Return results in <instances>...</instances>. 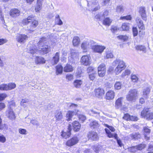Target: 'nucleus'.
<instances>
[{
  "instance_id": "38",
  "label": "nucleus",
  "mask_w": 153,
  "mask_h": 153,
  "mask_svg": "<svg viewBox=\"0 0 153 153\" xmlns=\"http://www.w3.org/2000/svg\"><path fill=\"white\" fill-rule=\"evenodd\" d=\"M129 24L128 23H124L122 25L123 30L128 31L129 28Z\"/></svg>"
},
{
  "instance_id": "35",
  "label": "nucleus",
  "mask_w": 153,
  "mask_h": 153,
  "mask_svg": "<svg viewBox=\"0 0 153 153\" xmlns=\"http://www.w3.org/2000/svg\"><path fill=\"white\" fill-rule=\"evenodd\" d=\"M112 22V20L109 18L108 17L105 19L103 22L104 25L107 26H109Z\"/></svg>"
},
{
  "instance_id": "1",
  "label": "nucleus",
  "mask_w": 153,
  "mask_h": 153,
  "mask_svg": "<svg viewBox=\"0 0 153 153\" xmlns=\"http://www.w3.org/2000/svg\"><path fill=\"white\" fill-rule=\"evenodd\" d=\"M38 51L42 54L48 53L51 51V46L48 44L47 38L42 37L38 43Z\"/></svg>"
},
{
  "instance_id": "6",
  "label": "nucleus",
  "mask_w": 153,
  "mask_h": 153,
  "mask_svg": "<svg viewBox=\"0 0 153 153\" xmlns=\"http://www.w3.org/2000/svg\"><path fill=\"white\" fill-rule=\"evenodd\" d=\"M91 58L88 55H84L81 58V64L85 66L90 65L91 63Z\"/></svg>"
},
{
  "instance_id": "43",
  "label": "nucleus",
  "mask_w": 153,
  "mask_h": 153,
  "mask_svg": "<svg viewBox=\"0 0 153 153\" xmlns=\"http://www.w3.org/2000/svg\"><path fill=\"white\" fill-rule=\"evenodd\" d=\"M128 150L131 152H135L137 151L136 146L129 147L128 148Z\"/></svg>"
},
{
  "instance_id": "55",
  "label": "nucleus",
  "mask_w": 153,
  "mask_h": 153,
  "mask_svg": "<svg viewBox=\"0 0 153 153\" xmlns=\"http://www.w3.org/2000/svg\"><path fill=\"white\" fill-rule=\"evenodd\" d=\"M106 71H98V74L99 76L101 77H103L105 74V73Z\"/></svg>"
},
{
  "instance_id": "4",
  "label": "nucleus",
  "mask_w": 153,
  "mask_h": 153,
  "mask_svg": "<svg viewBox=\"0 0 153 153\" xmlns=\"http://www.w3.org/2000/svg\"><path fill=\"white\" fill-rule=\"evenodd\" d=\"M141 115L142 117L148 120L153 119V113L149 108H145L141 111Z\"/></svg>"
},
{
  "instance_id": "36",
  "label": "nucleus",
  "mask_w": 153,
  "mask_h": 153,
  "mask_svg": "<svg viewBox=\"0 0 153 153\" xmlns=\"http://www.w3.org/2000/svg\"><path fill=\"white\" fill-rule=\"evenodd\" d=\"M130 136L132 139L136 140L140 138L141 137L140 134L137 133H133L130 134Z\"/></svg>"
},
{
  "instance_id": "62",
  "label": "nucleus",
  "mask_w": 153,
  "mask_h": 153,
  "mask_svg": "<svg viewBox=\"0 0 153 153\" xmlns=\"http://www.w3.org/2000/svg\"><path fill=\"white\" fill-rule=\"evenodd\" d=\"M117 37L119 38V39L123 40L124 41L128 39V37L126 36H117Z\"/></svg>"
},
{
  "instance_id": "59",
  "label": "nucleus",
  "mask_w": 153,
  "mask_h": 153,
  "mask_svg": "<svg viewBox=\"0 0 153 153\" xmlns=\"http://www.w3.org/2000/svg\"><path fill=\"white\" fill-rule=\"evenodd\" d=\"M66 78L68 81H71L73 78V75L71 74H68L66 75Z\"/></svg>"
},
{
  "instance_id": "54",
  "label": "nucleus",
  "mask_w": 153,
  "mask_h": 153,
  "mask_svg": "<svg viewBox=\"0 0 153 153\" xmlns=\"http://www.w3.org/2000/svg\"><path fill=\"white\" fill-rule=\"evenodd\" d=\"M79 118L80 121H81L82 122H83L85 120L86 117L85 116L83 115L80 114L79 115Z\"/></svg>"
},
{
  "instance_id": "48",
  "label": "nucleus",
  "mask_w": 153,
  "mask_h": 153,
  "mask_svg": "<svg viewBox=\"0 0 153 153\" xmlns=\"http://www.w3.org/2000/svg\"><path fill=\"white\" fill-rule=\"evenodd\" d=\"M37 50L35 48H30L29 49L28 52L31 54H33L36 53Z\"/></svg>"
},
{
  "instance_id": "18",
  "label": "nucleus",
  "mask_w": 153,
  "mask_h": 153,
  "mask_svg": "<svg viewBox=\"0 0 153 153\" xmlns=\"http://www.w3.org/2000/svg\"><path fill=\"white\" fill-rule=\"evenodd\" d=\"M6 115L8 117L10 120H13L16 118V116L14 113L13 111V110L10 109L7 112Z\"/></svg>"
},
{
  "instance_id": "40",
  "label": "nucleus",
  "mask_w": 153,
  "mask_h": 153,
  "mask_svg": "<svg viewBox=\"0 0 153 153\" xmlns=\"http://www.w3.org/2000/svg\"><path fill=\"white\" fill-rule=\"evenodd\" d=\"M8 90L14 89L16 87V84L14 83H9L7 85Z\"/></svg>"
},
{
  "instance_id": "30",
  "label": "nucleus",
  "mask_w": 153,
  "mask_h": 153,
  "mask_svg": "<svg viewBox=\"0 0 153 153\" xmlns=\"http://www.w3.org/2000/svg\"><path fill=\"white\" fill-rule=\"evenodd\" d=\"M90 126L92 129L97 128L99 126V124L96 120H92L90 124Z\"/></svg>"
},
{
  "instance_id": "44",
  "label": "nucleus",
  "mask_w": 153,
  "mask_h": 153,
  "mask_svg": "<svg viewBox=\"0 0 153 153\" xmlns=\"http://www.w3.org/2000/svg\"><path fill=\"white\" fill-rule=\"evenodd\" d=\"M42 4H39L37 3L36 5L35 8V11L36 12H39V11L41 9L42 7Z\"/></svg>"
},
{
  "instance_id": "52",
  "label": "nucleus",
  "mask_w": 153,
  "mask_h": 153,
  "mask_svg": "<svg viewBox=\"0 0 153 153\" xmlns=\"http://www.w3.org/2000/svg\"><path fill=\"white\" fill-rule=\"evenodd\" d=\"M105 130L106 133L107 134L108 136V137L111 138L113 137V135L110 131L109 129H108L106 128Z\"/></svg>"
},
{
  "instance_id": "26",
  "label": "nucleus",
  "mask_w": 153,
  "mask_h": 153,
  "mask_svg": "<svg viewBox=\"0 0 153 153\" xmlns=\"http://www.w3.org/2000/svg\"><path fill=\"white\" fill-rule=\"evenodd\" d=\"M44 59L42 57H36L35 59V62L36 64H44L45 63Z\"/></svg>"
},
{
  "instance_id": "51",
  "label": "nucleus",
  "mask_w": 153,
  "mask_h": 153,
  "mask_svg": "<svg viewBox=\"0 0 153 153\" xmlns=\"http://www.w3.org/2000/svg\"><path fill=\"white\" fill-rule=\"evenodd\" d=\"M95 18L98 19L100 20H102L104 18L103 15L101 13H100L97 14L95 16Z\"/></svg>"
},
{
  "instance_id": "5",
  "label": "nucleus",
  "mask_w": 153,
  "mask_h": 153,
  "mask_svg": "<svg viewBox=\"0 0 153 153\" xmlns=\"http://www.w3.org/2000/svg\"><path fill=\"white\" fill-rule=\"evenodd\" d=\"M79 141V139L76 136H74L67 141L65 145L68 147H71L76 144Z\"/></svg>"
},
{
  "instance_id": "14",
  "label": "nucleus",
  "mask_w": 153,
  "mask_h": 153,
  "mask_svg": "<svg viewBox=\"0 0 153 153\" xmlns=\"http://www.w3.org/2000/svg\"><path fill=\"white\" fill-rule=\"evenodd\" d=\"M68 130L67 132H62V134L61 135L63 138L65 139H67V138L69 137L71 135V124H69L68 125Z\"/></svg>"
},
{
  "instance_id": "61",
  "label": "nucleus",
  "mask_w": 153,
  "mask_h": 153,
  "mask_svg": "<svg viewBox=\"0 0 153 153\" xmlns=\"http://www.w3.org/2000/svg\"><path fill=\"white\" fill-rule=\"evenodd\" d=\"M132 31L134 36H135L137 35L138 31L137 28L133 27L132 28Z\"/></svg>"
},
{
  "instance_id": "15",
  "label": "nucleus",
  "mask_w": 153,
  "mask_h": 153,
  "mask_svg": "<svg viewBox=\"0 0 153 153\" xmlns=\"http://www.w3.org/2000/svg\"><path fill=\"white\" fill-rule=\"evenodd\" d=\"M20 11L17 9H13L10 11V15L13 18H16L20 15Z\"/></svg>"
},
{
  "instance_id": "25",
  "label": "nucleus",
  "mask_w": 153,
  "mask_h": 153,
  "mask_svg": "<svg viewBox=\"0 0 153 153\" xmlns=\"http://www.w3.org/2000/svg\"><path fill=\"white\" fill-rule=\"evenodd\" d=\"M55 117L56 120L59 121L62 118V115L61 111H56L55 114Z\"/></svg>"
},
{
  "instance_id": "12",
  "label": "nucleus",
  "mask_w": 153,
  "mask_h": 153,
  "mask_svg": "<svg viewBox=\"0 0 153 153\" xmlns=\"http://www.w3.org/2000/svg\"><path fill=\"white\" fill-rule=\"evenodd\" d=\"M28 38V37L26 35L24 34H19L17 36L16 40L19 43H24L26 40Z\"/></svg>"
},
{
  "instance_id": "11",
  "label": "nucleus",
  "mask_w": 153,
  "mask_h": 153,
  "mask_svg": "<svg viewBox=\"0 0 153 153\" xmlns=\"http://www.w3.org/2000/svg\"><path fill=\"white\" fill-rule=\"evenodd\" d=\"M91 41H84L81 45V48L83 50L84 52L87 51L88 48L91 46Z\"/></svg>"
},
{
  "instance_id": "13",
  "label": "nucleus",
  "mask_w": 153,
  "mask_h": 153,
  "mask_svg": "<svg viewBox=\"0 0 153 153\" xmlns=\"http://www.w3.org/2000/svg\"><path fill=\"white\" fill-rule=\"evenodd\" d=\"M92 48L95 52L101 53L105 49V47L104 46L97 45L92 46Z\"/></svg>"
},
{
  "instance_id": "10",
  "label": "nucleus",
  "mask_w": 153,
  "mask_h": 153,
  "mask_svg": "<svg viewBox=\"0 0 153 153\" xmlns=\"http://www.w3.org/2000/svg\"><path fill=\"white\" fill-rule=\"evenodd\" d=\"M79 111L78 110L76 109L74 111H68L66 114V118L68 121L71 120L72 117L76 114H79Z\"/></svg>"
},
{
  "instance_id": "56",
  "label": "nucleus",
  "mask_w": 153,
  "mask_h": 153,
  "mask_svg": "<svg viewBox=\"0 0 153 153\" xmlns=\"http://www.w3.org/2000/svg\"><path fill=\"white\" fill-rule=\"evenodd\" d=\"M19 133L21 134H27V131L26 129L23 128H19Z\"/></svg>"
},
{
  "instance_id": "28",
  "label": "nucleus",
  "mask_w": 153,
  "mask_h": 153,
  "mask_svg": "<svg viewBox=\"0 0 153 153\" xmlns=\"http://www.w3.org/2000/svg\"><path fill=\"white\" fill-rule=\"evenodd\" d=\"M113 56L114 55L111 51L108 50L105 52V55L104 56V58L108 59L109 58H112Z\"/></svg>"
},
{
  "instance_id": "49",
  "label": "nucleus",
  "mask_w": 153,
  "mask_h": 153,
  "mask_svg": "<svg viewBox=\"0 0 153 153\" xmlns=\"http://www.w3.org/2000/svg\"><path fill=\"white\" fill-rule=\"evenodd\" d=\"M131 19L132 17L130 15L121 17L120 18V19L121 20L125 19L127 20H131Z\"/></svg>"
},
{
  "instance_id": "53",
  "label": "nucleus",
  "mask_w": 153,
  "mask_h": 153,
  "mask_svg": "<svg viewBox=\"0 0 153 153\" xmlns=\"http://www.w3.org/2000/svg\"><path fill=\"white\" fill-rule=\"evenodd\" d=\"M111 31L113 33H115L119 30V28L116 26H113L111 27Z\"/></svg>"
},
{
  "instance_id": "21",
  "label": "nucleus",
  "mask_w": 153,
  "mask_h": 153,
  "mask_svg": "<svg viewBox=\"0 0 153 153\" xmlns=\"http://www.w3.org/2000/svg\"><path fill=\"white\" fill-rule=\"evenodd\" d=\"M124 98L120 97L118 98L116 101L115 107L117 108H119L122 106V103Z\"/></svg>"
},
{
  "instance_id": "50",
  "label": "nucleus",
  "mask_w": 153,
  "mask_h": 153,
  "mask_svg": "<svg viewBox=\"0 0 153 153\" xmlns=\"http://www.w3.org/2000/svg\"><path fill=\"white\" fill-rule=\"evenodd\" d=\"M131 79L132 81L134 82H137L138 79L137 77L135 75H132L131 76Z\"/></svg>"
},
{
  "instance_id": "45",
  "label": "nucleus",
  "mask_w": 153,
  "mask_h": 153,
  "mask_svg": "<svg viewBox=\"0 0 153 153\" xmlns=\"http://www.w3.org/2000/svg\"><path fill=\"white\" fill-rule=\"evenodd\" d=\"M106 71L105 65L104 64H100L98 68V71Z\"/></svg>"
},
{
  "instance_id": "23",
  "label": "nucleus",
  "mask_w": 153,
  "mask_h": 153,
  "mask_svg": "<svg viewBox=\"0 0 153 153\" xmlns=\"http://www.w3.org/2000/svg\"><path fill=\"white\" fill-rule=\"evenodd\" d=\"M78 54L74 51H72L71 56L69 58V60L72 63L75 62V61L77 59L76 56Z\"/></svg>"
},
{
  "instance_id": "32",
  "label": "nucleus",
  "mask_w": 153,
  "mask_h": 153,
  "mask_svg": "<svg viewBox=\"0 0 153 153\" xmlns=\"http://www.w3.org/2000/svg\"><path fill=\"white\" fill-rule=\"evenodd\" d=\"M90 114H93V115L97 118H99L100 116V112L98 110L95 109L91 110L90 111Z\"/></svg>"
},
{
  "instance_id": "64",
  "label": "nucleus",
  "mask_w": 153,
  "mask_h": 153,
  "mask_svg": "<svg viewBox=\"0 0 153 153\" xmlns=\"http://www.w3.org/2000/svg\"><path fill=\"white\" fill-rule=\"evenodd\" d=\"M104 125L105 127L108 128L111 131L114 132L115 131V129L112 126H110L106 124H105Z\"/></svg>"
},
{
  "instance_id": "19",
  "label": "nucleus",
  "mask_w": 153,
  "mask_h": 153,
  "mask_svg": "<svg viewBox=\"0 0 153 153\" xmlns=\"http://www.w3.org/2000/svg\"><path fill=\"white\" fill-rule=\"evenodd\" d=\"M139 12L143 19L144 20H146V14L145 8L144 7H140L139 9Z\"/></svg>"
},
{
  "instance_id": "42",
  "label": "nucleus",
  "mask_w": 153,
  "mask_h": 153,
  "mask_svg": "<svg viewBox=\"0 0 153 153\" xmlns=\"http://www.w3.org/2000/svg\"><path fill=\"white\" fill-rule=\"evenodd\" d=\"M137 150H141L146 147V145L144 144H140L136 146Z\"/></svg>"
},
{
  "instance_id": "31",
  "label": "nucleus",
  "mask_w": 153,
  "mask_h": 153,
  "mask_svg": "<svg viewBox=\"0 0 153 153\" xmlns=\"http://www.w3.org/2000/svg\"><path fill=\"white\" fill-rule=\"evenodd\" d=\"M73 70L72 66L68 64H67L64 68V71L65 72H72Z\"/></svg>"
},
{
  "instance_id": "9",
  "label": "nucleus",
  "mask_w": 153,
  "mask_h": 153,
  "mask_svg": "<svg viewBox=\"0 0 153 153\" xmlns=\"http://www.w3.org/2000/svg\"><path fill=\"white\" fill-rule=\"evenodd\" d=\"M31 22L30 26L27 27V30L29 31V33L33 32L38 24V22L36 20H33L32 19V20L30 21Z\"/></svg>"
},
{
  "instance_id": "41",
  "label": "nucleus",
  "mask_w": 153,
  "mask_h": 153,
  "mask_svg": "<svg viewBox=\"0 0 153 153\" xmlns=\"http://www.w3.org/2000/svg\"><path fill=\"white\" fill-rule=\"evenodd\" d=\"M0 90H8L7 85L5 84H3L0 85Z\"/></svg>"
},
{
  "instance_id": "29",
  "label": "nucleus",
  "mask_w": 153,
  "mask_h": 153,
  "mask_svg": "<svg viewBox=\"0 0 153 153\" xmlns=\"http://www.w3.org/2000/svg\"><path fill=\"white\" fill-rule=\"evenodd\" d=\"M34 17L33 15H31L29 16L27 18L24 19L22 21V23L23 24L26 25L28 24L32 20V18Z\"/></svg>"
},
{
  "instance_id": "58",
  "label": "nucleus",
  "mask_w": 153,
  "mask_h": 153,
  "mask_svg": "<svg viewBox=\"0 0 153 153\" xmlns=\"http://www.w3.org/2000/svg\"><path fill=\"white\" fill-rule=\"evenodd\" d=\"M130 71L129 70H126L125 71V72L122 73V75L123 76L126 75H128L130 74Z\"/></svg>"
},
{
  "instance_id": "34",
  "label": "nucleus",
  "mask_w": 153,
  "mask_h": 153,
  "mask_svg": "<svg viewBox=\"0 0 153 153\" xmlns=\"http://www.w3.org/2000/svg\"><path fill=\"white\" fill-rule=\"evenodd\" d=\"M59 52H56L55 56L53 57V60L54 61V64H57L59 61Z\"/></svg>"
},
{
  "instance_id": "37",
  "label": "nucleus",
  "mask_w": 153,
  "mask_h": 153,
  "mask_svg": "<svg viewBox=\"0 0 153 153\" xmlns=\"http://www.w3.org/2000/svg\"><path fill=\"white\" fill-rule=\"evenodd\" d=\"M80 42V39L79 37L77 36H75L74 37L73 40V43L74 46L77 45Z\"/></svg>"
},
{
  "instance_id": "24",
  "label": "nucleus",
  "mask_w": 153,
  "mask_h": 153,
  "mask_svg": "<svg viewBox=\"0 0 153 153\" xmlns=\"http://www.w3.org/2000/svg\"><path fill=\"white\" fill-rule=\"evenodd\" d=\"M136 21L140 29H144V26L141 19L139 17H137Z\"/></svg>"
},
{
  "instance_id": "3",
  "label": "nucleus",
  "mask_w": 153,
  "mask_h": 153,
  "mask_svg": "<svg viewBox=\"0 0 153 153\" xmlns=\"http://www.w3.org/2000/svg\"><path fill=\"white\" fill-rule=\"evenodd\" d=\"M138 91L136 89H131L126 96L127 100L131 102L135 101L137 98Z\"/></svg>"
},
{
  "instance_id": "20",
  "label": "nucleus",
  "mask_w": 153,
  "mask_h": 153,
  "mask_svg": "<svg viewBox=\"0 0 153 153\" xmlns=\"http://www.w3.org/2000/svg\"><path fill=\"white\" fill-rule=\"evenodd\" d=\"M91 6L93 8L91 9L93 11H96L100 9V7L98 3V1H93L91 4Z\"/></svg>"
},
{
  "instance_id": "60",
  "label": "nucleus",
  "mask_w": 153,
  "mask_h": 153,
  "mask_svg": "<svg viewBox=\"0 0 153 153\" xmlns=\"http://www.w3.org/2000/svg\"><path fill=\"white\" fill-rule=\"evenodd\" d=\"M89 78L91 80L93 81L95 78V74L93 73L89 74Z\"/></svg>"
},
{
  "instance_id": "46",
  "label": "nucleus",
  "mask_w": 153,
  "mask_h": 153,
  "mask_svg": "<svg viewBox=\"0 0 153 153\" xmlns=\"http://www.w3.org/2000/svg\"><path fill=\"white\" fill-rule=\"evenodd\" d=\"M121 87V84L120 82H116L114 85V88L117 90L120 89Z\"/></svg>"
},
{
  "instance_id": "63",
  "label": "nucleus",
  "mask_w": 153,
  "mask_h": 153,
  "mask_svg": "<svg viewBox=\"0 0 153 153\" xmlns=\"http://www.w3.org/2000/svg\"><path fill=\"white\" fill-rule=\"evenodd\" d=\"M130 115L128 114H126L123 117V118L127 120H129Z\"/></svg>"
},
{
  "instance_id": "27",
  "label": "nucleus",
  "mask_w": 153,
  "mask_h": 153,
  "mask_svg": "<svg viewBox=\"0 0 153 153\" xmlns=\"http://www.w3.org/2000/svg\"><path fill=\"white\" fill-rule=\"evenodd\" d=\"M82 84V81L81 80L78 79L75 80L73 83L74 85L77 88H80Z\"/></svg>"
},
{
  "instance_id": "7",
  "label": "nucleus",
  "mask_w": 153,
  "mask_h": 153,
  "mask_svg": "<svg viewBox=\"0 0 153 153\" xmlns=\"http://www.w3.org/2000/svg\"><path fill=\"white\" fill-rule=\"evenodd\" d=\"M94 93L95 96L99 98L102 99L104 94L105 91L103 88H98L95 89Z\"/></svg>"
},
{
  "instance_id": "39",
  "label": "nucleus",
  "mask_w": 153,
  "mask_h": 153,
  "mask_svg": "<svg viewBox=\"0 0 153 153\" xmlns=\"http://www.w3.org/2000/svg\"><path fill=\"white\" fill-rule=\"evenodd\" d=\"M124 11L123 7L122 5H120L117 6L116 8V11L118 13L123 12Z\"/></svg>"
},
{
  "instance_id": "57",
  "label": "nucleus",
  "mask_w": 153,
  "mask_h": 153,
  "mask_svg": "<svg viewBox=\"0 0 153 153\" xmlns=\"http://www.w3.org/2000/svg\"><path fill=\"white\" fill-rule=\"evenodd\" d=\"M6 140L5 137L3 135L0 134V142L2 143H4Z\"/></svg>"
},
{
  "instance_id": "33",
  "label": "nucleus",
  "mask_w": 153,
  "mask_h": 153,
  "mask_svg": "<svg viewBox=\"0 0 153 153\" xmlns=\"http://www.w3.org/2000/svg\"><path fill=\"white\" fill-rule=\"evenodd\" d=\"M56 74L57 75L61 74L62 72L63 67L61 65H58L56 67Z\"/></svg>"
},
{
  "instance_id": "47",
  "label": "nucleus",
  "mask_w": 153,
  "mask_h": 153,
  "mask_svg": "<svg viewBox=\"0 0 153 153\" xmlns=\"http://www.w3.org/2000/svg\"><path fill=\"white\" fill-rule=\"evenodd\" d=\"M136 49L137 50L143 51H145L146 49V48L144 46L140 45L137 46L136 47Z\"/></svg>"
},
{
  "instance_id": "8",
  "label": "nucleus",
  "mask_w": 153,
  "mask_h": 153,
  "mask_svg": "<svg viewBox=\"0 0 153 153\" xmlns=\"http://www.w3.org/2000/svg\"><path fill=\"white\" fill-rule=\"evenodd\" d=\"M88 137L89 140L92 141H96L99 139L97 134L95 131L89 132L88 134Z\"/></svg>"
},
{
  "instance_id": "22",
  "label": "nucleus",
  "mask_w": 153,
  "mask_h": 153,
  "mask_svg": "<svg viewBox=\"0 0 153 153\" xmlns=\"http://www.w3.org/2000/svg\"><path fill=\"white\" fill-rule=\"evenodd\" d=\"M151 88L150 87H147L143 90V95L146 99L148 97V95L150 92Z\"/></svg>"
},
{
  "instance_id": "17",
  "label": "nucleus",
  "mask_w": 153,
  "mask_h": 153,
  "mask_svg": "<svg viewBox=\"0 0 153 153\" xmlns=\"http://www.w3.org/2000/svg\"><path fill=\"white\" fill-rule=\"evenodd\" d=\"M72 126L74 130L75 131H79L81 127V125L77 121H74L72 123Z\"/></svg>"
},
{
  "instance_id": "16",
  "label": "nucleus",
  "mask_w": 153,
  "mask_h": 153,
  "mask_svg": "<svg viewBox=\"0 0 153 153\" xmlns=\"http://www.w3.org/2000/svg\"><path fill=\"white\" fill-rule=\"evenodd\" d=\"M114 92L113 91L109 90L106 94L105 98L106 100H112L114 98Z\"/></svg>"
},
{
  "instance_id": "2",
  "label": "nucleus",
  "mask_w": 153,
  "mask_h": 153,
  "mask_svg": "<svg viewBox=\"0 0 153 153\" xmlns=\"http://www.w3.org/2000/svg\"><path fill=\"white\" fill-rule=\"evenodd\" d=\"M113 65L116 66L114 70V72L116 75H118L126 67L125 62L119 59H117L113 62Z\"/></svg>"
}]
</instances>
